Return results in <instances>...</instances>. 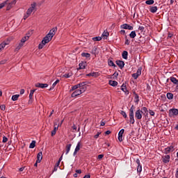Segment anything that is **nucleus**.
<instances>
[{
    "label": "nucleus",
    "mask_w": 178,
    "mask_h": 178,
    "mask_svg": "<svg viewBox=\"0 0 178 178\" xmlns=\"http://www.w3.org/2000/svg\"><path fill=\"white\" fill-rule=\"evenodd\" d=\"M56 28H53L50 30L49 33L46 35V36L42 40V42L38 45L39 49H42L44 48V46L46 44H48V42H49L52 40V38H54V35L56 34Z\"/></svg>",
    "instance_id": "obj_1"
},
{
    "label": "nucleus",
    "mask_w": 178,
    "mask_h": 178,
    "mask_svg": "<svg viewBox=\"0 0 178 178\" xmlns=\"http://www.w3.org/2000/svg\"><path fill=\"white\" fill-rule=\"evenodd\" d=\"M37 10V3L33 2L31 4V6L28 8L26 13L24 15V20L29 19L31 16V13Z\"/></svg>",
    "instance_id": "obj_2"
},
{
    "label": "nucleus",
    "mask_w": 178,
    "mask_h": 178,
    "mask_svg": "<svg viewBox=\"0 0 178 178\" xmlns=\"http://www.w3.org/2000/svg\"><path fill=\"white\" fill-rule=\"evenodd\" d=\"M86 90H87V87H86V86L81 87L80 89H76L72 94V98H74V97H77L78 95H81V94H83V92H84Z\"/></svg>",
    "instance_id": "obj_3"
},
{
    "label": "nucleus",
    "mask_w": 178,
    "mask_h": 178,
    "mask_svg": "<svg viewBox=\"0 0 178 178\" xmlns=\"http://www.w3.org/2000/svg\"><path fill=\"white\" fill-rule=\"evenodd\" d=\"M4 2H7L6 4L7 5L6 10H10V9H12V8H13V6L16 5V0H13L12 1H10V0H6Z\"/></svg>",
    "instance_id": "obj_4"
},
{
    "label": "nucleus",
    "mask_w": 178,
    "mask_h": 178,
    "mask_svg": "<svg viewBox=\"0 0 178 178\" xmlns=\"http://www.w3.org/2000/svg\"><path fill=\"white\" fill-rule=\"evenodd\" d=\"M177 115H178L177 108H171L169 110L170 118H175V116H177Z\"/></svg>",
    "instance_id": "obj_5"
},
{
    "label": "nucleus",
    "mask_w": 178,
    "mask_h": 178,
    "mask_svg": "<svg viewBox=\"0 0 178 178\" xmlns=\"http://www.w3.org/2000/svg\"><path fill=\"white\" fill-rule=\"evenodd\" d=\"M173 151H175V146L172 144L164 149V154H170V152H173Z\"/></svg>",
    "instance_id": "obj_6"
},
{
    "label": "nucleus",
    "mask_w": 178,
    "mask_h": 178,
    "mask_svg": "<svg viewBox=\"0 0 178 178\" xmlns=\"http://www.w3.org/2000/svg\"><path fill=\"white\" fill-rule=\"evenodd\" d=\"M81 87H86V83L83 82L81 83H79L77 85H75L72 87L71 91H74V90H77L78 88L81 89Z\"/></svg>",
    "instance_id": "obj_7"
},
{
    "label": "nucleus",
    "mask_w": 178,
    "mask_h": 178,
    "mask_svg": "<svg viewBox=\"0 0 178 178\" xmlns=\"http://www.w3.org/2000/svg\"><path fill=\"white\" fill-rule=\"evenodd\" d=\"M135 117L138 120H140V119L143 118V111L140 109H138L136 111L135 113Z\"/></svg>",
    "instance_id": "obj_8"
},
{
    "label": "nucleus",
    "mask_w": 178,
    "mask_h": 178,
    "mask_svg": "<svg viewBox=\"0 0 178 178\" xmlns=\"http://www.w3.org/2000/svg\"><path fill=\"white\" fill-rule=\"evenodd\" d=\"M83 147V143H81V141L78 142L75 150L74 152V155H77V152H79V151H80V149Z\"/></svg>",
    "instance_id": "obj_9"
},
{
    "label": "nucleus",
    "mask_w": 178,
    "mask_h": 178,
    "mask_svg": "<svg viewBox=\"0 0 178 178\" xmlns=\"http://www.w3.org/2000/svg\"><path fill=\"white\" fill-rule=\"evenodd\" d=\"M10 43V42L9 40L1 42L0 44V52L3 51L5 47H6V45H9Z\"/></svg>",
    "instance_id": "obj_10"
},
{
    "label": "nucleus",
    "mask_w": 178,
    "mask_h": 178,
    "mask_svg": "<svg viewBox=\"0 0 178 178\" xmlns=\"http://www.w3.org/2000/svg\"><path fill=\"white\" fill-rule=\"evenodd\" d=\"M124 133V130L122 129L118 133V141L122 143L123 141V134Z\"/></svg>",
    "instance_id": "obj_11"
},
{
    "label": "nucleus",
    "mask_w": 178,
    "mask_h": 178,
    "mask_svg": "<svg viewBox=\"0 0 178 178\" xmlns=\"http://www.w3.org/2000/svg\"><path fill=\"white\" fill-rule=\"evenodd\" d=\"M121 28L124 29V30H133V26L127 24H124L121 25Z\"/></svg>",
    "instance_id": "obj_12"
},
{
    "label": "nucleus",
    "mask_w": 178,
    "mask_h": 178,
    "mask_svg": "<svg viewBox=\"0 0 178 178\" xmlns=\"http://www.w3.org/2000/svg\"><path fill=\"white\" fill-rule=\"evenodd\" d=\"M108 37H109V32L104 31L102 35V38H103V40H108Z\"/></svg>",
    "instance_id": "obj_13"
},
{
    "label": "nucleus",
    "mask_w": 178,
    "mask_h": 178,
    "mask_svg": "<svg viewBox=\"0 0 178 178\" xmlns=\"http://www.w3.org/2000/svg\"><path fill=\"white\" fill-rule=\"evenodd\" d=\"M35 86L38 88H47L48 87V84L47 83H36Z\"/></svg>",
    "instance_id": "obj_14"
},
{
    "label": "nucleus",
    "mask_w": 178,
    "mask_h": 178,
    "mask_svg": "<svg viewBox=\"0 0 178 178\" xmlns=\"http://www.w3.org/2000/svg\"><path fill=\"white\" fill-rule=\"evenodd\" d=\"M170 161V156L165 155L163 157V162L164 163H169V161Z\"/></svg>",
    "instance_id": "obj_15"
},
{
    "label": "nucleus",
    "mask_w": 178,
    "mask_h": 178,
    "mask_svg": "<svg viewBox=\"0 0 178 178\" xmlns=\"http://www.w3.org/2000/svg\"><path fill=\"white\" fill-rule=\"evenodd\" d=\"M88 77L92 76V77H99V72H90L88 74H86Z\"/></svg>",
    "instance_id": "obj_16"
},
{
    "label": "nucleus",
    "mask_w": 178,
    "mask_h": 178,
    "mask_svg": "<svg viewBox=\"0 0 178 178\" xmlns=\"http://www.w3.org/2000/svg\"><path fill=\"white\" fill-rule=\"evenodd\" d=\"M34 92H35V89L31 90L29 94V102H31V104L33 102V95H34Z\"/></svg>",
    "instance_id": "obj_17"
},
{
    "label": "nucleus",
    "mask_w": 178,
    "mask_h": 178,
    "mask_svg": "<svg viewBox=\"0 0 178 178\" xmlns=\"http://www.w3.org/2000/svg\"><path fill=\"white\" fill-rule=\"evenodd\" d=\"M116 65H118V66H119V67H120V69H123V67H124V62H123L122 60H117Z\"/></svg>",
    "instance_id": "obj_18"
},
{
    "label": "nucleus",
    "mask_w": 178,
    "mask_h": 178,
    "mask_svg": "<svg viewBox=\"0 0 178 178\" xmlns=\"http://www.w3.org/2000/svg\"><path fill=\"white\" fill-rule=\"evenodd\" d=\"M170 80L171 82L173 83V84H175V86H177V87H178V80H177V79H176L175 76H171L170 78Z\"/></svg>",
    "instance_id": "obj_19"
},
{
    "label": "nucleus",
    "mask_w": 178,
    "mask_h": 178,
    "mask_svg": "<svg viewBox=\"0 0 178 178\" xmlns=\"http://www.w3.org/2000/svg\"><path fill=\"white\" fill-rule=\"evenodd\" d=\"M157 11H158L157 6H150L149 12H151V13H156Z\"/></svg>",
    "instance_id": "obj_20"
},
{
    "label": "nucleus",
    "mask_w": 178,
    "mask_h": 178,
    "mask_svg": "<svg viewBox=\"0 0 178 178\" xmlns=\"http://www.w3.org/2000/svg\"><path fill=\"white\" fill-rule=\"evenodd\" d=\"M121 90H122V91H123V92H124V94H126V95H129V90H127V88H126V86L122 85V86H121Z\"/></svg>",
    "instance_id": "obj_21"
},
{
    "label": "nucleus",
    "mask_w": 178,
    "mask_h": 178,
    "mask_svg": "<svg viewBox=\"0 0 178 178\" xmlns=\"http://www.w3.org/2000/svg\"><path fill=\"white\" fill-rule=\"evenodd\" d=\"M42 161V152H39L37 156V162L40 163Z\"/></svg>",
    "instance_id": "obj_22"
},
{
    "label": "nucleus",
    "mask_w": 178,
    "mask_h": 178,
    "mask_svg": "<svg viewBox=\"0 0 178 178\" xmlns=\"http://www.w3.org/2000/svg\"><path fill=\"white\" fill-rule=\"evenodd\" d=\"M73 76V72L70 71V72H66L65 74L63 75V77H65V79H69L70 77H72Z\"/></svg>",
    "instance_id": "obj_23"
},
{
    "label": "nucleus",
    "mask_w": 178,
    "mask_h": 178,
    "mask_svg": "<svg viewBox=\"0 0 178 178\" xmlns=\"http://www.w3.org/2000/svg\"><path fill=\"white\" fill-rule=\"evenodd\" d=\"M86 66H87V63L86 62H81L79 63V69H86Z\"/></svg>",
    "instance_id": "obj_24"
},
{
    "label": "nucleus",
    "mask_w": 178,
    "mask_h": 178,
    "mask_svg": "<svg viewBox=\"0 0 178 178\" xmlns=\"http://www.w3.org/2000/svg\"><path fill=\"white\" fill-rule=\"evenodd\" d=\"M108 84L112 87H116V86H118V81L111 80L109 81Z\"/></svg>",
    "instance_id": "obj_25"
},
{
    "label": "nucleus",
    "mask_w": 178,
    "mask_h": 178,
    "mask_svg": "<svg viewBox=\"0 0 178 178\" xmlns=\"http://www.w3.org/2000/svg\"><path fill=\"white\" fill-rule=\"evenodd\" d=\"M29 38H30V35H26L22 38L20 42H22L23 44H24V42H26V41L29 40Z\"/></svg>",
    "instance_id": "obj_26"
},
{
    "label": "nucleus",
    "mask_w": 178,
    "mask_h": 178,
    "mask_svg": "<svg viewBox=\"0 0 178 178\" xmlns=\"http://www.w3.org/2000/svg\"><path fill=\"white\" fill-rule=\"evenodd\" d=\"M63 122V121H62L60 124H58V123L55 122L54 131L56 132L58 131V129H59V126H60Z\"/></svg>",
    "instance_id": "obj_27"
},
{
    "label": "nucleus",
    "mask_w": 178,
    "mask_h": 178,
    "mask_svg": "<svg viewBox=\"0 0 178 178\" xmlns=\"http://www.w3.org/2000/svg\"><path fill=\"white\" fill-rule=\"evenodd\" d=\"M23 45H24V43H22V42H20L18 45L16 47L15 51H19L22 49V47H23Z\"/></svg>",
    "instance_id": "obj_28"
},
{
    "label": "nucleus",
    "mask_w": 178,
    "mask_h": 178,
    "mask_svg": "<svg viewBox=\"0 0 178 178\" xmlns=\"http://www.w3.org/2000/svg\"><path fill=\"white\" fill-rule=\"evenodd\" d=\"M70 148H72V144H68L66 145V155H67L69 152H70Z\"/></svg>",
    "instance_id": "obj_29"
},
{
    "label": "nucleus",
    "mask_w": 178,
    "mask_h": 178,
    "mask_svg": "<svg viewBox=\"0 0 178 178\" xmlns=\"http://www.w3.org/2000/svg\"><path fill=\"white\" fill-rule=\"evenodd\" d=\"M128 55H129V53L126 51H124L122 52V56L123 59H127Z\"/></svg>",
    "instance_id": "obj_30"
},
{
    "label": "nucleus",
    "mask_w": 178,
    "mask_h": 178,
    "mask_svg": "<svg viewBox=\"0 0 178 178\" xmlns=\"http://www.w3.org/2000/svg\"><path fill=\"white\" fill-rule=\"evenodd\" d=\"M137 34L136 33V31H133L131 32V33L129 34V37L131 38H136Z\"/></svg>",
    "instance_id": "obj_31"
},
{
    "label": "nucleus",
    "mask_w": 178,
    "mask_h": 178,
    "mask_svg": "<svg viewBox=\"0 0 178 178\" xmlns=\"http://www.w3.org/2000/svg\"><path fill=\"white\" fill-rule=\"evenodd\" d=\"M155 1L154 0H147L145 1L146 5H154Z\"/></svg>",
    "instance_id": "obj_32"
},
{
    "label": "nucleus",
    "mask_w": 178,
    "mask_h": 178,
    "mask_svg": "<svg viewBox=\"0 0 178 178\" xmlns=\"http://www.w3.org/2000/svg\"><path fill=\"white\" fill-rule=\"evenodd\" d=\"M19 97H20V95H13L12 100L17 101V99H19Z\"/></svg>",
    "instance_id": "obj_33"
},
{
    "label": "nucleus",
    "mask_w": 178,
    "mask_h": 178,
    "mask_svg": "<svg viewBox=\"0 0 178 178\" xmlns=\"http://www.w3.org/2000/svg\"><path fill=\"white\" fill-rule=\"evenodd\" d=\"M168 99H173V95L170 92L167 93Z\"/></svg>",
    "instance_id": "obj_34"
},
{
    "label": "nucleus",
    "mask_w": 178,
    "mask_h": 178,
    "mask_svg": "<svg viewBox=\"0 0 178 178\" xmlns=\"http://www.w3.org/2000/svg\"><path fill=\"white\" fill-rule=\"evenodd\" d=\"M81 56H83L84 58H90L91 55L88 53H82Z\"/></svg>",
    "instance_id": "obj_35"
},
{
    "label": "nucleus",
    "mask_w": 178,
    "mask_h": 178,
    "mask_svg": "<svg viewBox=\"0 0 178 178\" xmlns=\"http://www.w3.org/2000/svg\"><path fill=\"white\" fill-rule=\"evenodd\" d=\"M59 165H60V163L57 162L54 166V172H56L58 170V168H59Z\"/></svg>",
    "instance_id": "obj_36"
},
{
    "label": "nucleus",
    "mask_w": 178,
    "mask_h": 178,
    "mask_svg": "<svg viewBox=\"0 0 178 178\" xmlns=\"http://www.w3.org/2000/svg\"><path fill=\"white\" fill-rule=\"evenodd\" d=\"M129 119H130V122L131 123V124H134V122H136L134 120V115L129 116Z\"/></svg>",
    "instance_id": "obj_37"
},
{
    "label": "nucleus",
    "mask_w": 178,
    "mask_h": 178,
    "mask_svg": "<svg viewBox=\"0 0 178 178\" xmlns=\"http://www.w3.org/2000/svg\"><path fill=\"white\" fill-rule=\"evenodd\" d=\"M129 116H134V109L131 107L129 110Z\"/></svg>",
    "instance_id": "obj_38"
},
{
    "label": "nucleus",
    "mask_w": 178,
    "mask_h": 178,
    "mask_svg": "<svg viewBox=\"0 0 178 178\" xmlns=\"http://www.w3.org/2000/svg\"><path fill=\"white\" fill-rule=\"evenodd\" d=\"M35 147V140H33L29 145V148H34Z\"/></svg>",
    "instance_id": "obj_39"
},
{
    "label": "nucleus",
    "mask_w": 178,
    "mask_h": 178,
    "mask_svg": "<svg viewBox=\"0 0 178 178\" xmlns=\"http://www.w3.org/2000/svg\"><path fill=\"white\" fill-rule=\"evenodd\" d=\"M101 40H102V38L99 36L92 38L93 41H101Z\"/></svg>",
    "instance_id": "obj_40"
},
{
    "label": "nucleus",
    "mask_w": 178,
    "mask_h": 178,
    "mask_svg": "<svg viewBox=\"0 0 178 178\" xmlns=\"http://www.w3.org/2000/svg\"><path fill=\"white\" fill-rule=\"evenodd\" d=\"M142 170H143V167H142L140 165H138V168H137V172H138V173H140V172H142Z\"/></svg>",
    "instance_id": "obj_41"
},
{
    "label": "nucleus",
    "mask_w": 178,
    "mask_h": 178,
    "mask_svg": "<svg viewBox=\"0 0 178 178\" xmlns=\"http://www.w3.org/2000/svg\"><path fill=\"white\" fill-rule=\"evenodd\" d=\"M108 66H113L114 67H116V65L112 60L108 61Z\"/></svg>",
    "instance_id": "obj_42"
},
{
    "label": "nucleus",
    "mask_w": 178,
    "mask_h": 178,
    "mask_svg": "<svg viewBox=\"0 0 178 178\" xmlns=\"http://www.w3.org/2000/svg\"><path fill=\"white\" fill-rule=\"evenodd\" d=\"M120 114L123 116V118H127V114H126V112L121 111Z\"/></svg>",
    "instance_id": "obj_43"
},
{
    "label": "nucleus",
    "mask_w": 178,
    "mask_h": 178,
    "mask_svg": "<svg viewBox=\"0 0 178 178\" xmlns=\"http://www.w3.org/2000/svg\"><path fill=\"white\" fill-rule=\"evenodd\" d=\"M59 79H57L53 84H52V88H55V87L56 86V84H58V83H59Z\"/></svg>",
    "instance_id": "obj_44"
},
{
    "label": "nucleus",
    "mask_w": 178,
    "mask_h": 178,
    "mask_svg": "<svg viewBox=\"0 0 178 178\" xmlns=\"http://www.w3.org/2000/svg\"><path fill=\"white\" fill-rule=\"evenodd\" d=\"M7 2L8 1H6V2L4 1V2L1 3H0V9H2V8H4L5 5H6Z\"/></svg>",
    "instance_id": "obj_45"
},
{
    "label": "nucleus",
    "mask_w": 178,
    "mask_h": 178,
    "mask_svg": "<svg viewBox=\"0 0 178 178\" xmlns=\"http://www.w3.org/2000/svg\"><path fill=\"white\" fill-rule=\"evenodd\" d=\"M0 109L1 111H5V109H6V106H5V104H2L0 106Z\"/></svg>",
    "instance_id": "obj_46"
},
{
    "label": "nucleus",
    "mask_w": 178,
    "mask_h": 178,
    "mask_svg": "<svg viewBox=\"0 0 178 178\" xmlns=\"http://www.w3.org/2000/svg\"><path fill=\"white\" fill-rule=\"evenodd\" d=\"M125 45H130V40L125 38Z\"/></svg>",
    "instance_id": "obj_47"
},
{
    "label": "nucleus",
    "mask_w": 178,
    "mask_h": 178,
    "mask_svg": "<svg viewBox=\"0 0 178 178\" xmlns=\"http://www.w3.org/2000/svg\"><path fill=\"white\" fill-rule=\"evenodd\" d=\"M142 111H143L145 113H148V108H147V107H143Z\"/></svg>",
    "instance_id": "obj_48"
},
{
    "label": "nucleus",
    "mask_w": 178,
    "mask_h": 178,
    "mask_svg": "<svg viewBox=\"0 0 178 178\" xmlns=\"http://www.w3.org/2000/svg\"><path fill=\"white\" fill-rule=\"evenodd\" d=\"M132 77L134 79H135V80H136V79H138V75L135 73V74H132Z\"/></svg>",
    "instance_id": "obj_49"
},
{
    "label": "nucleus",
    "mask_w": 178,
    "mask_h": 178,
    "mask_svg": "<svg viewBox=\"0 0 178 178\" xmlns=\"http://www.w3.org/2000/svg\"><path fill=\"white\" fill-rule=\"evenodd\" d=\"M149 115L151 116H155V112H154L152 110H149Z\"/></svg>",
    "instance_id": "obj_50"
},
{
    "label": "nucleus",
    "mask_w": 178,
    "mask_h": 178,
    "mask_svg": "<svg viewBox=\"0 0 178 178\" xmlns=\"http://www.w3.org/2000/svg\"><path fill=\"white\" fill-rule=\"evenodd\" d=\"M3 143H8V138L6 136L3 137Z\"/></svg>",
    "instance_id": "obj_51"
},
{
    "label": "nucleus",
    "mask_w": 178,
    "mask_h": 178,
    "mask_svg": "<svg viewBox=\"0 0 178 178\" xmlns=\"http://www.w3.org/2000/svg\"><path fill=\"white\" fill-rule=\"evenodd\" d=\"M113 76L114 77H115V79L118 77V76H119V73H118V72H115L114 74H113Z\"/></svg>",
    "instance_id": "obj_52"
},
{
    "label": "nucleus",
    "mask_w": 178,
    "mask_h": 178,
    "mask_svg": "<svg viewBox=\"0 0 178 178\" xmlns=\"http://www.w3.org/2000/svg\"><path fill=\"white\" fill-rule=\"evenodd\" d=\"M136 74L138 75V76H140L141 75V70H138Z\"/></svg>",
    "instance_id": "obj_53"
},
{
    "label": "nucleus",
    "mask_w": 178,
    "mask_h": 178,
    "mask_svg": "<svg viewBox=\"0 0 178 178\" xmlns=\"http://www.w3.org/2000/svg\"><path fill=\"white\" fill-rule=\"evenodd\" d=\"M98 159H102L104 158V154H99L98 155Z\"/></svg>",
    "instance_id": "obj_54"
},
{
    "label": "nucleus",
    "mask_w": 178,
    "mask_h": 178,
    "mask_svg": "<svg viewBox=\"0 0 178 178\" xmlns=\"http://www.w3.org/2000/svg\"><path fill=\"white\" fill-rule=\"evenodd\" d=\"M56 134V131H51V136H52V137H54V136H55Z\"/></svg>",
    "instance_id": "obj_55"
},
{
    "label": "nucleus",
    "mask_w": 178,
    "mask_h": 178,
    "mask_svg": "<svg viewBox=\"0 0 178 178\" xmlns=\"http://www.w3.org/2000/svg\"><path fill=\"white\" fill-rule=\"evenodd\" d=\"M138 30H140V31H143L144 30V26H139Z\"/></svg>",
    "instance_id": "obj_56"
},
{
    "label": "nucleus",
    "mask_w": 178,
    "mask_h": 178,
    "mask_svg": "<svg viewBox=\"0 0 178 178\" xmlns=\"http://www.w3.org/2000/svg\"><path fill=\"white\" fill-rule=\"evenodd\" d=\"M99 134H101L99 132H98L95 136V138H98V137H99Z\"/></svg>",
    "instance_id": "obj_57"
},
{
    "label": "nucleus",
    "mask_w": 178,
    "mask_h": 178,
    "mask_svg": "<svg viewBox=\"0 0 178 178\" xmlns=\"http://www.w3.org/2000/svg\"><path fill=\"white\" fill-rule=\"evenodd\" d=\"M90 177H91V175H90V174H88V175H85V176L83 177V178H90Z\"/></svg>",
    "instance_id": "obj_58"
},
{
    "label": "nucleus",
    "mask_w": 178,
    "mask_h": 178,
    "mask_svg": "<svg viewBox=\"0 0 178 178\" xmlns=\"http://www.w3.org/2000/svg\"><path fill=\"white\" fill-rule=\"evenodd\" d=\"M19 92L21 95H23V94H24V89H22Z\"/></svg>",
    "instance_id": "obj_59"
},
{
    "label": "nucleus",
    "mask_w": 178,
    "mask_h": 178,
    "mask_svg": "<svg viewBox=\"0 0 178 178\" xmlns=\"http://www.w3.org/2000/svg\"><path fill=\"white\" fill-rule=\"evenodd\" d=\"M76 173H78L79 175L81 174V170H76Z\"/></svg>",
    "instance_id": "obj_60"
},
{
    "label": "nucleus",
    "mask_w": 178,
    "mask_h": 178,
    "mask_svg": "<svg viewBox=\"0 0 178 178\" xmlns=\"http://www.w3.org/2000/svg\"><path fill=\"white\" fill-rule=\"evenodd\" d=\"M120 33H121V34H126V31H124V30H121V31H120Z\"/></svg>",
    "instance_id": "obj_61"
},
{
    "label": "nucleus",
    "mask_w": 178,
    "mask_h": 178,
    "mask_svg": "<svg viewBox=\"0 0 178 178\" xmlns=\"http://www.w3.org/2000/svg\"><path fill=\"white\" fill-rule=\"evenodd\" d=\"M63 158V156H61L60 157V159H58V162H59V163H60V162H61Z\"/></svg>",
    "instance_id": "obj_62"
},
{
    "label": "nucleus",
    "mask_w": 178,
    "mask_h": 178,
    "mask_svg": "<svg viewBox=\"0 0 178 178\" xmlns=\"http://www.w3.org/2000/svg\"><path fill=\"white\" fill-rule=\"evenodd\" d=\"M4 63H6V60H3L0 62V65H4Z\"/></svg>",
    "instance_id": "obj_63"
},
{
    "label": "nucleus",
    "mask_w": 178,
    "mask_h": 178,
    "mask_svg": "<svg viewBox=\"0 0 178 178\" xmlns=\"http://www.w3.org/2000/svg\"><path fill=\"white\" fill-rule=\"evenodd\" d=\"M105 134H106L107 136L109 135V134H111V131H106L105 132Z\"/></svg>",
    "instance_id": "obj_64"
}]
</instances>
